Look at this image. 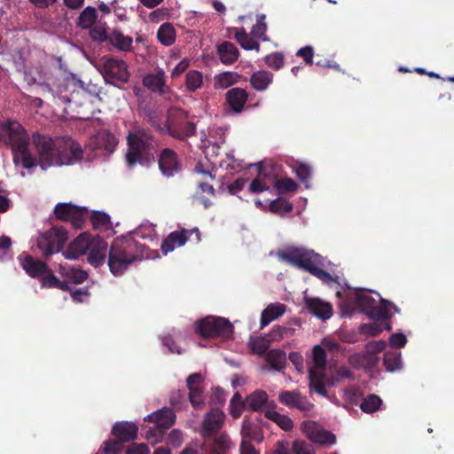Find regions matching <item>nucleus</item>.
I'll return each mask as SVG.
<instances>
[{
	"instance_id": "f257e3e1",
	"label": "nucleus",
	"mask_w": 454,
	"mask_h": 454,
	"mask_svg": "<svg viewBox=\"0 0 454 454\" xmlns=\"http://www.w3.org/2000/svg\"><path fill=\"white\" fill-rule=\"evenodd\" d=\"M29 137L17 121H2V141L11 147L13 161L29 169L37 165L45 170L52 166L73 165L83 158L82 146L68 137L52 138L39 132L32 134L31 141L36 153L29 149Z\"/></svg>"
},
{
	"instance_id": "f03ea898",
	"label": "nucleus",
	"mask_w": 454,
	"mask_h": 454,
	"mask_svg": "<svg viewBox=\"0 0 454 454\" xmlns=\"http://www.w3.org/2000/svg\"><path fill=\"white\" fill-rule=\"evenodd\" d=\"M127 144L126 162L129 168H134L137 164L150 167L155 162L159 143L149 129L139 128L129 133Z\"/></svg>"
},
{
	"instance_id": "7ed1b4c3",
	"label": "nucleus",
	"mask_w": 454,
	"mask_h": 454,
	"mask_svg": "<svg viewBox=\"0 0 454 454\" xmlns=\"http://www.w3.org/2000/svg\"><path fill=\"white\" fill-rule=\"evenodd\" d=\"M141 247L132 238L115 239L108 250L107 264L111 273L122 275L135 261L140 259Z\"/></svg>"
},
{
	"instance_id": "20e7f679",
	"label": "nucleus",
	"mask_w": 454,
	"mask_h": 454,
	"mask_svg": "<svg viewBox=\"0 0 454 454\" xmlns=\"http://www.w3.org/2000/svg\"><path fill=\"white\" fill-rule=\"evenodd\" d=\"M319 257L318 254L303 247H289L278 253V258L281 261L309 272L323 283L327 285L331 282L339 283L330 273L317 266Z\"/></svg>"
},
{
	"instance_id": "39448f33",
	"label": "nucleus",
	"mask_w": 454,
	"mask_h": 454,
	"mask_svg": "<svg viewBox=\"0 0 454 454\" xmlns=\"http://www.w3.org/2000/svg\"><path fill=\"white\" fill-rule=\"evenodd\" d=\"M196 333L202 338H224L230 339L233 333V325L224 318L215 316H207L195 324Z\"/></svg>"
},
{
	"instance_id": "423d86ee",
	"label": "nucleus",
	"mask_w": 454,
	"mask_h": 454,
	"mask_svg": "<svg viewBox=\"0 0 454 454\" xmlns=\"http://www.w3.org/2000/svg\"><path fill=\"white\" fill-rule=\"evenodd\" d=\"M326 351L320 345L313 348V366L309 369V387L317 394L325 396L327 390L325 388V365Z\"/></svg>"
},
{
	"instance_id": "0eeeda50",
	"label": "nucleus",
	"mask_w": 454,
	"mask_h": 454,
	"mask_svg": "<svg viewBox=\"0 0 454 454\" xmlns=\"http://www.w3.org/2000/svg\"><path fill=\"white\" fill-rule=\"evenodd\" d=\"M67 239L68 235L65 228L54 226L38 237L37 247L47 257L61 251Z\"/></svg>"
},
{
	"instance_id": "6e6552de",
	"label": "nucleus",
	"mask_w": 454,
	"mask_h": 454,
	"mask_svg": "<svg viewBox=\"0 0 454 454\" xmlns=\"http://www.w3.org/2000/svg\"><path fill=\"white\" fill-rule=\"evenodd\" d=\"M186 116L184 111L175 110L168 114L166 120L167 134L179 140H184L192 137L196 132L194 123L186 121Z\"/></svg>"
},
{
	"instance_id": "1a4fd4ad",
	"label": "nucleus",
	"mask_w": 454,
	"mask_h": 454,
	"mask_svg": "<svg viewBox=\"0 0 454 454\" xmlns=\"http://www.w3.org/2000/svg\"><path fill=\"white\" fill-rule=\"evenodd\" d=\"M98 70L107 83L114 84V81L127 82L129 79L127 64L113 57H104L98 64Z\"/></svg>"
},
{
	"instance_id": "9d476101",
	"label": "nucleus",
	"mask_w": 454,
	"mask_h": 454,
	"mask_svg": "<svg viewBox=\"0 0 454 454\" xmlns=\"http://www.w3.org/2000/svg\"><path fill=\"white\" fill-rule=\"evenodd\" d=\"M54 215L57 219L69 221L74 228L80 229L86 220L88 209L71 203H58L54 207Z\"/></svg>"
},
{
	"instance_id": "9b49d317",
	"label": "nucleus",
	"mask_w": 454,
	"mask_h": 454,
	"mask_svg": "<svg viewBox=\"0 0 454 454\" xmlns=\"http://www.w3.org/2000/svg\"><path fill=\"white\" fill-rule=\"evenodd\" d=\"M194 235L196 242L200 240V232L198 228L191 230L182 229L170 232L163 240L160 246V250L164 255L175 250L176 247H181Z\"/></svg>"
},
{
	"instance_id": "f8f14e48",
	"label": "nucleus",
	"mask_w": 454,
	"mask_h": 454,
	"mask_svg": "<svg viewBox=\"0 0 454 454\" xmlns=\"http://www.w3.org/2000/svg\"><path fill=\"white\" fill-rule=\"evenodd\" d=\"M160 173L165 177H173L182 170V162L178 154L170 148H163L157 155Z\"/></svg>"
},
{
	"instance_id": "ddd939ff",
	"label": "nucleus",
	"mask_w": 454,
	"mask_h": 454,
	"mask_svg": "<svg viewBox=\"0 0 454 454\" xmlns=\"http://www.w3.org/2000/svg\"><path fill=\"white\" fill-rule=\"evenodd\" d=\"M203 381V376L200 372L192 373L186 379L189 401L196 410H200L205 405Z\"/></svg>"
},
{
	"instance_id": "4468645a",
	"label": "nucleus",
	"mask_w": 454,
	"mask_h": 454,
	"mask_svg": "<svg viewBox=\"0 0 454 454\" xmlns=\"http://www.w3.org/2000/svg\"><path fill=\"white\" fill-rule=\"evenodd\" d=\"M301 429L308 438L313 442L321 445H333L336 442V437L331 431L319 428L312 421H305L301 424Z\"/></svg>"
},
{
	"instance_id": "2eb2a0df",
	"label": "nucleus",
	"mask_w": 454,
	"mask_h": 454,
	"mask_svg": "<svg viewBox=\"0 0 454 454\" xmlns=\"http://www.w3.org/2000/svg\"><path fill=\"white\" fill-rule=\"evenodd\" d=\"M145 420L153 422L159 436L162 437L164 431L170 428L176 421V414L171 408L163 407L151 414Z\"/></svg>"
},
{
	"instance_id": "dca6fc26",
	"label": "nucleus",
	"mask_w": 454,
	"mask_h": 454,
	"mask_svg": "<svg viewBox=\"0 0 454 454\" xmlns=\"http://www.w3.org/2000/svg\"><path fill=\"white\" fill-rule=\"evenodd\" d=\"M225 414L219 409H212L207 412L202 422L201 435L204 438L210 437L217 433L223 426Z\"/></svg>"
},
{
	"instance_id": "f3484780",
	"label": "nucleus",
	"mask_w": 454,
	"mask_h": 454,
	"mask_svg": "<svg viewBox=\"0 0 454 454\" xmlns=\"http://www.w3.org/2000/svg\"><path fill=\"white\" fill-rule=\"evenodd\" d=\"M278 401L289 408H296L302 411H309L313 404L296 391H282L278 395Z\"/></svg>"
},
{
	"instance_id": "a211bd4d",
	"label": "nucleus",
	"mask_w": 454,
	"mask_h": 454,
	"mask_svg": "<svg viewBox=\"0 0 454 454\" xmlns=\"http://www.w3.org/2000/svg\"><path fill=\"white\" fill-rule=\"evenodd\" d=\"M107 243L99 236L92 238V243L88 251V262L95 268L104 264L106 257Z\"/></svg>"
},
{
	"instance_id": "6ab92c4d",
	"label": "nucleus",
	"mask_w": 454,
	"mask_h": 454,
	"mask_svg": "<svg viewBox=\"0 0 454 454\" xmlns=\"http://www.w3.org/2000/svg\"><path fill=\"white\" fill-rule=\"evenodd\" d=\"M20 263L26 273L32 278H38L48 271V265L40 260L35 259L29 254H20Z\"/></svg>"
},
{
	"instance_id": "aec40b11",
	"label": "nucleus",
	"mask_w": 454,
	"mask_h": 454,
	"mask_svg": "<svg viewBox=\"0 0 454 454\" xmlns=\"http://www.w3.org/2000/svg\"><path fill=\"white\" fill-rule=\"evenodd\" d=\"M92 238L88 233L80 234L70 243L66 252V257L68 259H77L80 255L86 254L91 246Z\"/></svg>"
},
{
	"instance_id": "412c9836",
	"label": "nucleus",
	"mask_w": 454,
	"mask_h": 454,
	"mask_svg": "<svg viewBox=\"0 0 454 454\" xmlns=\"http://www.w3.org/2000/svg\"><path fill=\"white\" fill-rule=\"evenodd\" d=\"M137 432V426L128 421L116 422L112 428V434L122 443L136 440Z\"/></svg>"
},
{
	"instance_id": "4be33fe9",
	"label": "nucleus",
	"mask_w": 454,
	"mask_h": 454,
	"mask_svg": "<svg viewBox=\"0 0 454 454\" xmlns=\"http://www.w3.org/2000/svg\"><path fill=\"white\" fill-rule=\"evenodd\" d=\"M231 447V440L226 434L206 441L201 446L202 454H226Z\"/></svg>"
},
{
	"instance_id": "5701e85b",
	"label": "nucleus",
	"mask_w": 454,
	"mask_h": 454,
	"mask_svg": "<svg viewBox=\"0 0 454 454\" xmlns=\"http://www.w3.org/2000/svg\"><path fill=\"white\" fill-rule=\"evenodd\" d=\"M143 85L153 93L162 95L167 92L165 72L159 68L155 74H148L143 78Z\"/></svg>"
},
{
	"instance_id": "b1692460",
	"label": "nucleus",
	"mask_w": 454,
	"mask_h": 454,
	"mask_svg": "<svg viewBox=\"0 0 454 454\" xmlns=\"http://www.w3.org/2000/svg\"><path fill=\"white\" fill-rule=\"evenodd\" d=\"M305 306L309 313L321 319H328L333 315L332 306L319 298H305Z\"/></svg>"
},
{
	"instance_id": "393cba45",
	"label": "nucleus",
	"mask_w": 454,
	"mask_h": 454,
	"mask_svg": "<svg viewBox=\"0 0 454 454\" xmlns=\"http://www.w3.org/2000/svg\"><path fill=\"white\" fill-rule=\"evenodd\" d=\"M248 94L245 89L232 88L226 92V101L235 113H241L247 101Z\"/></svg>"
},
{
	"instance_id": "a878e982",
	"label": "nucleus",
	"mask_w": 454,
	"mask_h": 454,
	"mask_svg": "<svg viewBox=\"0 0 454 454\" xmlns=\"http://www.w3.org/2000/svg\"><path fill=\"white\" fill-rule=\"evenodd\" d=\"M390 308L394 309L397 313L400 312V309L396 305L386 299L380 298V304L377 305L375 303L372 309L368 310L367 316L374 320L387 321L391 317Z\"/></svg>"
},
{
	"instance_id": "bb28decb",
	"label": "nucleus",
	"mask_w": 454,
	"mask_h": 454,
	"mask_svg": "<svg viewBox=\"0 0 454 454\" xmlns=\"http://www.w3.org/2000/svg\"><path fill=\"white\" fill-rule=\"evenodd\" d=\"M217 55L223 65L229 66L238 60L239 51L234 43L224 41L217 45Z\"/></svg>"
},
{
	"instance_id": "cd10ccee",
	"label": "nucleus",
	"mask_w": 454,
	"mask_h": 454,
	"mask_svg": "<svg viewBox=\"0 0 454 454\" xmlns=\"http://www.w3.org/2000/svg\"><path fill=\"white\" fill-rule=\"evenodd\" d=\"M272 173L260 168L258 176L251 182L248 190L252 193H260L268 191L271 184Z\"/></svg>"
},
{
	"instance_id": "c85d7f7f",
	"label": "nucleus",
	"mask_w": 454,
	"mask_h": 454,
	"mask_svg": "<svg viewBox=\"0 0 454 454\" xmlns=\"http://www.w3.org/2000/svg\"><path fill=\"white\" fill-rule=\"evenodd\" d=\"M286 311V305L282 303H270L262 311L261 316L260 326L264 328L271 321L281 317Z\"/></svg>"
},
{
	"instance_id": "c756f323",
	"label": "nucleus",
	"mask_w": 454,
	"mask_h": 454,
	"mask_svg": "<svg viewBox=\"0 0 454 454\" xmlns=\"http://www.w3.org/2000/svg\"><path fill=\"white\" fill-rule=\"evenodd\" d=\"M241 434L243 437L242 441L245 440L248 442H251L252 441L262 442L264 438L262 428L248 420H244L241 428Z\"/></svg>"
},
{
	"instance_id": "7c9ffc66",
	"label": "nucleus",
	"mask_w": 454,
	"mask_h": 454,
	"mask_svg": "<svg viewBox=\"0 0 454 454\" xmlns=\"http://www.w3.org/2000/svg\"><path fill=\"white\" fill-rule=\"evenodd\" d=\"M108 42L111 43V45L119 51H129L132 49V37L124 35L119 30H113L111 33H109Z\"/></svg>"
},
{
	"instance_id": "2f4dec72",
	"label": "nucleus",
	"mask_w": 454,
	"mask_h": 454,
	"mask_svg": "<svg viewBox=\"0 0 454 454\" xmlns=\"http://www.w3.org/2000/svg\"><path fill=\"white\" fill-rule=\"evenodd\" d=\"M241 75L236 72H223L214 77L215 90L227 89L239 82Z\"/></svg>"
},
{
	"instance_id": "473e14b6",
	"label": "nucleus",
	"mask_w": 454,
	"mask_h": 454,
	"mask_svg": "<svg viewBox=\"0 0 454 454\" xmlns=\"http://www.w3.org/2000/svg\"><path fill=\"white\" fill-rule=\"evenodd\" d=\"M268 398V394L264 390L257 389L246 397L247 408L259 411L267 403Z\"/></svg>"
},
{
	"instance_id": "72a5a7b5",
	"label": "nucleus",
	"mask_w": 454,
	"mask_h": 454,
	"mask_svg": "<svg viewBox=\"0 0 454 454\" xmlns=\"http://www.w3.org/2000/svg\"><path fill=\"white\" fill-rule=\"evenodd\" d=\"M265 359L272 369L280 372L286 367V354L281 349H271L266 353Z\"/></svg>"
},
{
	"instance_id": "f704fd0d",
	"label": "nucleus",
	"mask_w": 454,
	"mask_h": 454,
	"mask_svg": "<svg viewBox=\"0 0 454 454\" xmlns=\"http://www.w3.org/2000/svg\"><path fill=\"white\" fill-rule=\"evenodd\" d=\"M234 38L244 50H254L256 51H260V43L254 40V37L249 36L248 34L246 32L245 28H234Z\"/></svg>"
},
{
	"instance_id": "c9c22d12",
	"label": "nucleus",
	"mask_w": 454,
	"mask_h": 454,
	"mask_svg": "<svg viewBox=\"0 0 454 454\" xmlns=\"http://www.w3.org/2000/svg\"><path fill=\"white\" fill-rule=\"evenodd\" d=\"M271 184L279 194L294 192L298 189V184L292 178H278L274 174H272Z\"/></svg>"
},
{
	"instance_id": "e433bc0d",
	"label": "nucleus",
	"mask_w": 454,
	"mask_h": 454,
	"mask_svg": "<svg viewBox=\"0 0 454 454\" xmlns=\"http://www.w3.org/2000/svg\"><path fill=\"white\" fill-rule=\"evenodd\" d=\"M272 79L273 74L270 72L258 71L251 76L250 82L255 90L262 91L268 88Z\"/></svg>"
},
{
	"instance_id": "4c0bfd02",
	"label": "nucleus",
	"mask_w": 454,
	"mask_h": 454,
	"mask_svg": "<svg viewBox=\"0 0 454 454\" xmlns=\"http://www.w3.org/2000/svg\"><path fill=\"white\" fill-rule=\"evenodd\" d=\"M265 418L275 422L281 429L290 431L294 427L292 419L284 414H280L276 411L267 410L264 412Z\"/></svg>"
},
{
	"instance_id": "58836bf2",
	"label": "nucleus",
	"mask_w": 454,
	"mask_h": 454,
	"mask_svg": "<svg viewBox=\"0 0 454 454\" xmlns=\"http://www.w3.org/2000/svg\"><path fill=\"white\" fill-rule=\"evenodd\" d=\"M157 38L165 46L172 45L176 40V31L170 23H163L158 29Z\"/></svg>"
},
{
	"instance_id": "ea45409f",
	"label": "nucleus",
	"mask_w": 454,
	"mask_h": 454,
	"mask_svg": "<svg viewBox=\"0 0 454 454\" xmlns=\"http://www.w3.org/2000/svg\"><path fill=\"white\" fill-rule=\"evenodd\" d=\"M293 209V204L282 197L273 200L269 205V210L280 216H284L286 214L292 212Z\"/></svg>"
},
{
	"instance_id": "a19ab883",
	"label": "nucleus",
	"mask_w": 454,
	"mask_h": 454,
	"mask_svg": "<svg viewBox=\"0 0 454 454\" xmlns=\"http://www.w3.org/2000/svg\"><path fill=\"white\" fill-rule=\"evenodd\" d=\"M97 20V11L94 7H86L79 15L77 25L84 29L91 27Z\"/></svg>"
},
{
	"instance_id": "79ce46f5",
	"label": "nucleus",
	"mask_w": 454,
	"mask_h": 454,
	"mask_svg": "<svg viewBox=\"0 0 454 454\" xmlns=\"http://www.w3.org/2000/svg\"><path fill=\"white\" fill-rule=\"evenodd\" d=\"M383 364L387 372H394L401 368V353L388 351L384 354Z\"/></svg>"
},
{
	"instance_id": "37998d69",
	"label": "nucleus",
	"mask_w": 454,
	"mask_h": 454,
	"mask_svg": "<svg viewBox=\"0 0 454 454\" xmlns=\"http://www.w3.org/2000/svg\"><path fill=\"white\" fill-rule=\"evenodd\" d=\"M381 403L382 400L380 396L371 394L363 400L360 404V409L365 413H372L379 410Z\"/></svg>"
},
{
	"instance_id": "c03bdc74",
	"label": "nucleus",
	"mask_w": 454,
	"mask_h": 454,
	"mask_svg": "<svg viewBox=\"0 0 454 454\" xmlns=\"http://www.w3.org/2000/svg\"><path fill=\"white\" fill-rule=\"evenodd\" d=\"M202 74L197 70H191L186 74L185 84L189 91H195L201 87Z\"/></svg>"
},
{
	"instance_id": "a18cd8bd",
	"label": "nucleus",
	"mask_w": 454,
	"mask_h": 454,
	"mask_svg": "<svg viewBox=\"0 0 454 454\" xmlns=\"http://www.w3.org/2000/svg\"><path fill=\"white\" fill-rule=\"evenodd\" d=\"M375 303H377L375 299L369 294L362 292L356 293V304L364 314L367 315L368 310L372 309Z\"/></svg>"
},
{
	"instance_id": "49530a36",
	"label": "nucleus",
	"mask_w": 454,
	"mask_h": 454,
	"mask_svg": "<svg viewBox=\"0 0 454 454\" xmlns=\"http://www.w3.org/2000/svg\"><path fill=\"white\" fill-rule=\"evenodd\" d=\"M294 170L300 181L305 185L306 188H309V183L312 176L311 167L307 163L300 162L295 166Z\"/></svg>"
},
{
	"instance_id": "de8ad7c7",
	"label": "nucleus",
	"mask_w": 454,
	"mask_h": 454,
	"mask_svg": "<svg viewBox=\"0 0 454 454\" xmlns=\"http://www.w3.org/2000/svg\"><path fill=\"white\" fill-rule=\"evenodd\" d=\"M295 330L294 328L286 327L282 325H275L268 336L270 337V340L272 341H279L285 337L293 336Z\"/></svg>"
},
{
	"instance_id": "09e8293b",
	"label": "nucleus",
	"mask_w": 454,
	"mask_h": 454,
	"mask_svg": "<svg viewBox=\"0 0 454 454\" xmlns=\"http://www.w3.org/2000/svg\"><path fill=\"white\" fill-rule=\"evenodd\" d=\"M90 221L94 229H107L110 224L109 215L99 211H96L90 215Z\"/></svg>"
},
{
	"instance_id": "8fccbe9b",
	"label": "nucleus",
	"mask_w": 454,
	"mask_h": 454,
	"mask_svg": "<svg viewBox=\"0 0 454 454\" xmlns=\"http://www.w3.org/2000/svg\"><path fill=\"white\" fill-rule=\"evenodd\" d=\"M123 448V443L119 440H108L102 447L103 454H119Z\"/></svg>"
},
{
	"instance_id": "3c124183",
	"label": "nucleus",
	"mask_w": 454,
	"mask_h": 454,
	"mask_svg": "<svg viewBox=\"0 0 454 454\" xmlns=\"http://www.w3.org/2000/svg\"><path fill=\"white\" fill-rule=\"evenodd\" d=\"M265 63L275 70L280 69L284 65V55L280 52H274L265 57Z\"/></svg>"
},
{
	"instance_id": "603ef678",
	"label": "nucleus",
	"mask_w": 454,
	"mask_h": 454,
	"mask_svg": "<svg viewBox=\"0 0 454 454\" xmlns=\"http://www.w3.org/2000/svg\"><path fill=\"white\" fill-rule=\"evenodd\" d=\"M383 331V327L377 322L363 324L360 326V333L367 336H377Z\"/></svg>"
},
{
	"instance_id": "864d4df0",
	"label": "nucleus",
	"mask_w": 454,
	"mask_h": 454,
	"mask_svg": "<svg viewBox=\"0 0 454 454\" xmlns=\"http://www.w3.org/2000/svg\"><path fill=\"white\" fill-rule=\"evenodd\" d=\"M293 451L294 454H315L312 445L301 440H295L293 442Z\"/></svg>"
},
{
	"instance_id": "5fc2aeb1",
	"label": "nucleus",
	"mask_w": 454,
	"mask_h": 454,
	"mask_svg": "<svg viewBox=\"0 0 454 454\" xmlns=\"http://www.w3.org/2000/svg\"><path fill=\"white\" fill-rule=\"evenodd\" d=\"M270 341L269 336L258 338L252 342V349L258 355H262L269 349Z\"/></svg>"
},
{
	"instance_id": "6e6d98bb",
	"label": "nucleus",
	"mask_w": 454,
	"mask_h": 454,
	"mask_svg": "<svg viewBox=\"0 0 454 454\" xmlns=\"http://www.w3.org/2000/svg\"><path fill=\"white\" fill-rule=\"evenodd\" d=\"M67 277L74 284H82L88 278V274L82 270L70 269L67 273Z\"/></svg>"
},
{
	"instance_id": "4d7b16f0",
	"label": "nucleus",
	"mask_w": 454,
	"mask_h": 454,
	"mask_svg": "<svg viewBox=\"0 0 454 454\" xmlns=\"http://www.w3.org/2000/svg\"><path fill=\"white\" fill-rule=\"evenodd\" d=\"M90 38L98 43H104L109 40V34L100 26H96L90 30Z\"/></svg>"
},
{
	"instance_id": "13d9d810",
	"label": "nucleus",
	"mask_w": 454,
	"mask_h": 454,
	"mask_svg": "<svg viewBox=\"0 0 454 454\" xmlns=\"http://www.w3.org/2000/svg\"><path fill=\"white\" fill-rule=\"evenodd\" d=\"M147 120L150 124L159 130L162 134H167L166 130V121L163 123H160L159 121L158 114L155 111H149L147 114Z\"/></svg>"
},
{
	"instance_id": "bf43d9fd",
	"label": "nucleus",
	"mask_w": 454,
	"mask_h": 454,
	"mask_svg": "<svg viewBox=\"0 0 454 454\" xmlns=\"http://www.w3.org/2000/svg\"><path fill=\"white\" fill-rule=\"evenodd\" d=\"M267 30V26L265 22H262L260 20H256V24L253 26L251 35L254 38L262 39L266 41L265 33Z\"/></svg>"
},
{
	"instance_id": "052dcab7",
	"label": "nucleus",
	"mask_w": 454,
	"mask_h": 454,
	"mask_svg": "<svg viewBox=\"0 0 454 454\" xmlns=\"http://www.w3.org/2000/svg\"><path fill=\"white\" fill-rule=\"evenodd\" d=\"M42 278V286L49 288H56L57 285L59 284V279L53 275L51 270L48 268V271L44 273Z\"/></svg>"
},
{
	"instance_id": "680f3d73",
	"label": "nucleus",
	"mask_w": 454,
	"mask_h": 454,
	"mask_svg": "<svg viewBox=\"0 0 454 454\" xmlns=\"http://www.w3.org/2000/svg\"><path fill=\"white\" fill-rule=\"evenodd\" d=\"M169 402L173 407L180 409L185 402V393L181 390L173 391L169 396Z\"/></svg>"
},
{
	"instance_id": "e2e57ef3",
	"label": "nucleus",
	"mask_w": 454,
	"mask_h": 454,
	"mask_svg": "<svg viewBox=\"0 0 454 454\" xmlns=\"http://www.w3.org/2000/svg\"><path fill=\"white\" fill-rule=\"evenodd\" d=\"M183 442V434L180 430L173 429L167 439V443L175 448L179 447Z\"/></svg>"
},
{
	"instance_id": "0e129e2a",
	"label": "nucleus",
	"mask_w": 454,
	"mask_h": 454,
	"mask_svg": "<svg viewBox=\"0 0 454 454\" xmlns=\"http://www.w3.org/2000/svg\"><path fill=\"white\" fill-rule=\"evenodd\" d=\"M296 55L304 59L305 63L311 65L313 63L314 49L312 46H305L301 48Z\"/></svg>"
},
{
	"instance_id": "69168bd1",
	"label": "nucleus",
	"mask_w": 454,
	"mask_h": 454,
	"mask_svg": "<svg viewBox=\"0 0 454 454\" xmlns=\"http://www.w3.org/2000/svg\"><path fill=\"white\" fill-rule=\"evenodd\" d=\"M364 369L366 371H370L376 366L379 362V357L376 353L368 351L364 354Z\"/></svg>"
},
{
	"instance_id": "338daca9",
	"label": "nucleus",
	"mask_w": 454,
	"mask_h": 454,
	"mask_svg": "<svg viewBox=\"0 0 454 454\" xmlns=\"http://www.w3.org/2000/svg\"><path fill=\"white\" fill-rule=\"evenodd\" d=\"M389 343L394 348H403L407 343V338L403 333H393L389 337Z\"/></svg>"
},
{
	"instance_id": "774afa93",
	"label": "nucleus",
	"mask_w": 454,
	"mask_h": 454,
	"mask_svg": "<svg viewBox=\"0 0 454 454\" xmlns=\"http://www.w3.org/2000/svg\"><path fill=\"white\" fill-rule=\"evenodd\" d=\"M126 454H150V450L145 443H133L127 449Z\"/></svg>"
}]
</instances>
